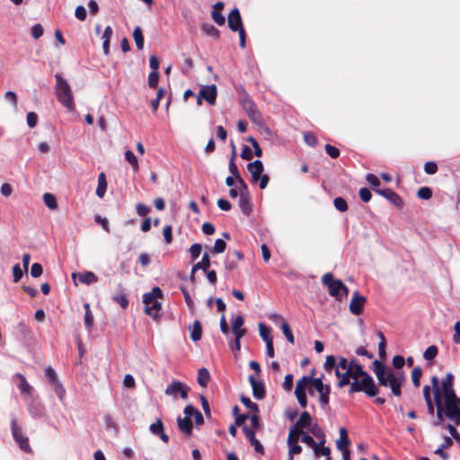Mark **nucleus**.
Returning <instances> with one entry per match:
<instances>
[{
	"label": "nucleus",
	"instance_id": "64",
	"mask_svg": "<svg viewBox=\"0 0 460 460\" xmlns=\"http://www.w3.org/2000/svg\"><path fill=\"white\" fill-rule=\"evenodd\" d=\"M358 194H359V198H360V199H361L362 201H364V202H368V201H370V199H371V198H372V193H371L370 190H369V189H367V188H366V187H365V188H361V189L359 190Z\"/></svg>",
	"mask_w": 460,
	"mask_h": 460
},
{
	"label": "nucleus",
	"instance_id": "21",
	"mask_svg": "<svg viewBox=\"0 0 460 460\" xmlns=\"http://www.w3.org/2000/svg\"><path fill=\"white\" fill-rule=\"evenodd\" d=\"M72 278H73L74 281H75L77 279L81 283H84L86 285H90L92 283L98 281L97 276L92 271L73 273Z\"/></svg>",
	"mask_w": 460,
	"mask_h": 460
},
{
	"label": "nucleus",
	"instance_id": "41",
	"mask_svg": "<svg viewBox=\"0 0 460 460\" xmlns=\"http://www.w3.org/2000/svg\"><path fill=\"white\" fill-rule=\"evenodd\" d=\"M43 200L45 205L50 208L55 209L58 207V202L56 197L51 193H45L43 195Z\"/></svg>",
	"mask_w": 460,
	"mask_h": 460
},
{
	"label": "nucleus",
	"instance_id": "48",
	"mask_svg": "<svg viewBox=\"0 0 460 460\" xmlns=\"http://www.w3.org/2000/svg\"><path fill=\"white\" fill-rule=\"evenodd\" d=\"M438 355V348L435 345L428 347L423 352V358L426 360H432Z\"/></svg>",
	"mask_w": 460,
	"mask_h": 460
},
{
	"label": "nucleus",
	"instance_id": "55",
	"mask_svg": "<svg viewBox=\"0 0 460 460\" xmlns=\"http://www.w3.org/2000/svg\"><path fill=\"white\" fill-rule=\"evenodd\" d=\"M113 300L117 302L123 309L128 305V300L124 293L117 294L113 296Z\"/></svg>",
	"mask_w": 460,
	"mask_h": 460
},
{
	"label": "nucleus",
	"instance_id": "9",
	"mask_svg": "<svg viewBox=\"0 0 460 460\" xmlns=\"http://www.w3.org/2000/svg\"><path fill=\"white\" fill-rule=\"evenodd\" d=\"M45 376L49 382L53 385L54 391L58 399L62 400L65 396L66 391L61 383L58 381L56 371L51 367H48L45 368Z\"/></svg>",
	"mask_w": 460,
	"mask_h": 460
},
{
	"label": "nucleus",
	"instance_id": "31",
	"mask_svg": "<svg viewBox=\"0 0 460 460\" xmlns=\"http://www.w3.org/2000/svg\"><path fill=\"white\" fill-rule=\"evenodd\" d=\"M311 385L320 394L324 393V391H331V386L329 385H324L323 383L322 377L314 378L312 377Z\"/></svg>",
	"mask_w": 460,
	"mask_h": 460
},
{
	"label": "nucleus",
	"instance_id": "50",
	"mask_svg": "<svg viewBox=\"0 0 460 460\" xmlns=\"http://www.w3.org/2000/svg\"><path fill=\"white\" fill-rule=\"evenodd\" d=\"M281 330L288 341L291 344H294L295 338L289 325L287 323H283L281 325Z\"/></svg>",
	"mask_w": 460,
	"mask_h": 460
},
{
	"label": "nucleus",
	"instance_id": "14",
	"mask_svg": "<svg viewBox=\"0 0 460 460\" xmlns=\"http://www.w3.org/2000/svg\"><path fill=\"white\" fill-rule=\"evenodd\" d=\"M228 27L233 31H240L243 29L242 18L238 8H234L228 14Z\"/></svg>",
	"mask_w": 460,
	"mask_h": 460
},
{
	"label": "nucleus",
	"instance_id": "34",
	"mask_svg": "<svg viewBox=\"0 0 460 460\" xmlns=\"http://www.w3.org/2000/svg\"><path fill=\"white\" fill-rule=\"evenodd\" d=\"M387 387H390L393 395H394V396H401V394H402V385L399 383V381H397L395 376H394L392 378V380L388 382Z\"/></svg>",
	"mask_w": 460,
	"mask_h": 460
},
{
	"label": "nucleus",
	"instance_id": "20",
	"mask_svg": "<svg viewBox=\"0 0 460 460\" xmlns=\"http://www.w3.org/2000/svg\"><path fill=\"white\" fill-rule=\"evenodd\" d=\"M247 169L251 173L252 180L253 181H258L264 170V166L261 160H255L247 164Z\"/></svg>",
	"mask_w": 460,
	"mask_h": 460
},
{
	"label": "nucleus",
	"instance_id": "54",
	"mask_svg": "<svg viewBox=\"0 0 460 460\" xmlns=\"http://www.w3.org/2000/svg\"><path fill=\"white\" fill-rule=\"evenodd\" d=\"M417 196L421 199H429L432 196V190L429 187H421L418 190Z\"/></svg>",
	"mask_w": 460,
	"mask_h": 460
},
{
	"label": "nucleus",
	"instance_id": "1",
	"mask_svg": "<svg viewBox=\"0 0 460 460\" xmlns=\"http://www.w3.org/2000/svg\"><path fill=\"white\" fill-rule=\"evenodd\" d=\"M436 420L432 422L434 427L443 426L447 419L456 426L460 425V397L456 394L441 396L435 401Z\"/></svg>",
	"mask_w": 460,
	"mask_h": 460
},
{
	"label": "nucleus",
	"instance_id": "47",
	"mask_svg": "<svg viewBox=\"0 0 460 460\" xmlns=\"http://www.w3.org/2000/svg\"><path fill=\"white\" fill-rule=\"evenodd\" d=\"M311 376H304L297 381L295 391H305V387L308 384H311Z\"/></svg>",
	"mask_w": 460,
	"mask_h": 460
},
{
	"label": "nucleus",
	"instance_id": "13",
	"mask_svg": "<svg viewBox=\"0 0 460 460\" xmlns=\"http://www.w3.org/2000/svg\"><path fill=\"white\" fill-rule=\"evenodd\" d=\"M199 93L203 100H205L208 104L214 105L216 103L217 95V88L216 84L204 85L199 90Z\"/></svg>",
	"mask_w": 460,
	"mask_h": 460
},
{
	"label": "nucleus",
	"instance_id": "49",
	"mask_svg": "<svg viewBox=\"0 0 460 460\" xmlns=\"http://www.w3.org/2000/svg\"><path fill=\"white\" fill-rule=\"evenodd\" d=\"M201 251H202V245L200 243H193L190 246V258H191L192 261H194L195 260H197L199 257Z\"/></svg>",
	"mask_w": 460,
	"mask_h": 460
},
{
	"label": "nucleus",
	"instance_id": "22",
	"mask_svg": "<svg viewBox=\"0 0 460 460\" xmlns=\"http://www.w3.org/2000/svg\"><path fill=\"white\" fill-rule=\"evenodd\" d=\"M177 425L178 429L186 435L190 436L192 433L193 425L190 419L188 417L181 418L179 416L177 418Z\"/></svg>",
	"mask_w": 460,
	"mask_h": 460
},
{
	"label": "nucleus",
	"instance_id": "62",
	"mask_svg": "<svg viewBox=\"0 0 460 460\" xmlns=\"http://www.w3.org/2000/svg\"><path fill=\"white\" fill-rule=\"evenodd\" d=\"M424 171L427 174H435L438 172V165L435 162L429 161L424 164Z\"/></svg>",
	"mask_w": 460,
	"mask_h": 460
},
{
	"label": "nucleus",
	"instance_id": "51",
	"mask_svg": "<svg viewBox=\"0 0 460 460\" xmlns=\"http://www.w3.org/2000/svg\"><path fill=\"white\" fill-rule=\"evenodd\" d=\"M149 430L154 435L158 436L164 430V424L160 419H157L155 422L152 423L149 427Z\"/></svg>",
	"mask_w": 460,
	"mask_h": 460
},
{
	"label": "nucleus",
	"instance_id": "27",
	"mask_svg": "<svg viewBox=\"0 0 460 460\" xmlns=\"http://www.w3.org/2000/svg\"><path fill=\"white\" fill-rule=\"evenodd\" d=\"M349 445L348 432L345 428L340 429V439L336 441V447L339 450H343Z\"/></svg>",
	"mask_w": 460,
	"mask_h": 460
},
{
	"label": "nucleus",
	"instance_id": "17",
	"mask_svg": "<svg viewBox=\"0 0 460 460\" xmlns=\"http://www.w3.org/2000/svg\"><path fill=\"white\" fill-rule=\"evenodd\" d=\"M249 382L252 389V395L257 400L265 397V386L262 381H256L253 376H249Z\"/></svg>",
	"mask_w": 460,
	"mask_h": 460
},
{
	"label": "nucleus",
	"instance_id": "39",
	"mask_svg": "<svg viewBox=\"0 0 460 460\" xmlns=\"http://www.w3.org/2000/svg\"><path fill=\"white\" fill-rule=\"evenodd\" d=\"M432 391L434 394V402L441 397V385H439L438 377L434 376L431 377Z\"/></svg>",
	"mask_w": 460,
	"mask_h": 460
},
{
	"label": "nucleus",
	"instance_id": "43",
	"mask_svg": "<svg viewBox=\"0 0 460 460\" xmlns=\"http://www.w3.org/2000/svg\"><path fill=\"white\" fill-rule=\"evenodd\" d=\"M259 331L260 336L261 337L264 342H266V341H273L272 337L270 336V329L267 327L264 323H259Z\"/></svg>",
	"mask_w": 460,
	"mask_h": 460
},
{
	"label": "nucleus",
	"instance_id": "52",
	"mask_svg": "<svg viewBox=\"0 0 460 460\" xmlns=\"http://www.w3.org/2000/svg\"><path fill=\"white\" fill-rule=\"evenodd\" d=\"M323 367L327 372H331L337 367L336 358L333 355L327 356Z\"/></svg>",
	"mask_w": 460,
	"mask_h": 460
},
{
	"label": "nucleus",
	"instance_id": "4",
	"mask_svg": "<svg viewBox=\"0 0 460 460\" xmlns=\"http://www.w3.org/2000/svg\"><path fill=\"white\" fill-rule=\"evenodd\" d=\"M322 282L329 289L330 296L341 301L343 296L349 293L348 288L341 279H335L331 272L325 273L322 278Z\"/></svg>",
	"mask_w": 460,
	"mask_h": 460
},
{
	"label": "nucleus",
	"instance_id": "40",
	"mask_svg": "<svg viewBox=\"0 0 460 460\" xmlns=\"http://www.w3.org/2000/svg\"><path fill=\"white\" fill-rule=\"evenodd\" d=\"M202 31L208 36L218 38L219 37V31L210 23H204L201 27Z\"/></svg>",
	"mask_w": 460,
	"mask_h": 460
},
{
	"label": "nucleus",
	"instance_id": "11",
	"mask_svg": "<svg viewBox=\"0 0 460 460\" xmlns=\"http://www.w3.org/2000/svg\"><path fill=\"white\" fill-rule=\"evenodd\" d=\"M189 388L186 387L180 381H172L170 385H167L165 389V394L167 395L176 396L177 394H180L182 399L188 398Z\"/></svg>",
	"mask_w": 460,
	"mask_h": 460
},
{
	"label": "nucleus",
	"instance_id": "29",
	"mask_svg": "<svg viewBox=\"0 0 460 460\" xmlns=\"http://www.w3.org/2000/svg\"><path fill=\"white\" fill-rule=\"evenodd\" d=\"M106 189H107L106 177L103 172H101L98 176V186L96 189V195L99 198H102L106 192Z\"/></svg>",
	"mask_w": 460,
	"mask_h": 460
},
{
	"label": "nucleus",
	"instance_id": "57",
	"mask_svg": "<svg viewBox=\"0 0 460 460\" xmlns=\"http://www.w3.org/2000/svg\"><path fill=\"white\" fill-rule=\"evenodd\" d=\"M159 82L158 71H152L148 75V84L151 88H156Z\"/></svg>",
	"mask_w": 460,
	"mask_h": 460
},
{
	"label": "nucleus",
	"instance_id": "12",
	"mask_svg": "<svg viewBox=\"0 0 460 460\" xmlns=\"http://www.w3.org/2000/svg\"><path fill=\"white\" fill-rule=\"evenodd\" d=\"M367 298L360 295L358 291H355L349 303V311L355 315L361 314Z\"/></svg>",
	"mask_w": 460,
	"mask_h": 460
},
{
	"label": "nucleus",
	"instance_id": "5",
	"mask_svg": "<svg viewBox=\"0 0 460 460\" xmlns=\"http://www.w3.org/2000/svg\"><path fill=\"white\" fill-rule=\"evenodd\" d=\"M163 291L160 288L155 287L151 292L143 295V303L145 304V313L150 316L156 317L161 309V303L156 299L162 297Z\"/></svg>",
	"mask_w": 460,
	"mask_h": 460
},
{
	"label": "nucleus",
	"instance_id": "60",
	"mask_svg": "<svg viewBox=\"0 0 460 460\" xmlns=\"http://www.w3.org/2000/svg\"><path fill=\"white\" fill-rule=\"evenodd\" d=\"M26 120H27V125L29 126V128H33L36 127V125L38 123V116L35 112L31 111V112L27 113Z\"/></svg>",
	"mask_w": 460,
	"mask_h": 460
},
{
	"label": "nucleus",
	"instance_id": "23",
	"mask_svg": "<svg viewBox=\"0 0 460 460\" xmlns=\"http://www.w3.org/2000/svg\"><path fill=\"white\" fill-rule=\"evenodd\" d=\"M239 206H240L242 212L244 215H246V216L250 215V213L252 210V205L250 195L249 196L240 195Z\"/></svg>",
	"mask_w": 460,
	"mask_h": 460
},
{
	"label": "nucleus",
	"instance_id": "8",
	"mask_svg": "<svg viewBox=\"0 0 460 460\" xmlns=\"http://www.w3.org/2000/svg\"><path fill=\"white\" fill-rule=\"evenodd\" d=\"M373 371L382 386L387 387L388 382L394 376V371L387 369L385 365L377 359L373 361Z\"/></svg>",
	"mask_w": 460,
	"mask_h": 460
},
{
	"label": "nucleus",
	"instance_id": "63",
	"mask_svg": "<svg viewBox=\"0 0 460 460\" xmlns=\"http://www.w3.org/2000/svg\"><path fill=\"white\" fill-rule=\"evenodd\" d=\"M43 32H44L43 27L40 23H36L31 28V36L35 40H38L39 38H40L43 35Z\"/></svg>",
	"mask_w": 460,
	"mask_h": 460
},
{
	"label": "nucleus",
	"instance_id": "58",
	"mask_svg": "<svg viewBox=\"0 0 460 460\" xmlns=\"http://www.w3.org/2000/svg\"><path fill=\"white\" fill-rule=\"evenodd\" d=\"M295 394L300 406L305 408L307 405V397L305 391H295Z\"/></svg>",
	"mask_w": 460,
	"mask_h": 460
},
{
	"label": "nucleus",
	"instance_id": "36",
	"mask_svg": "<svg viewBox=\"0 0 460 460\" xmlns=\"http://www.w3.org/2000/svg\"><path fill=\"white\" fill-rule=\"evenodd\" d=\"M240 400L247 409L251 410L254 413L259 412V406L257 405V403L252 402V400L248 396L243 394L241 395Z\"/></svg>",
	"mask_w": 460,
	"mask_h": 460
},
{
	"label": "nucleus",
	"instance_id": "46",
	"mask_svg": "<svg viewBox=\"0 0 460 460\" xmlns=\"http://www.w3.org/2000/svg\"><path fill=\"white\" fill-rule=\"evenodd\" d=\"M333 205L335 208L340 212H345L348 210L347 201L341 197L335 198L333 200Z\"/></svg>",
	"mask_w": 460,
	"mask_h": 460
},
{
	"label": "nucleus",
	"instance_id": "15",
	"mask_svg": "<svg viewBox=\"0 0 460 460\" xmlns=\"http://www.w3.org/2000/svg\"><path fill=\"white\" fill-rule=\"evenodd\" d=\"M454 375L448 372L446 377L441 382V396L455 395L456 391L454 389Z\"/></svg>",
	"mask_w": 460,
	"mask_h": 460
},
{
	"label": "nucleus",
	"instance_id": "26",
	"mask_svg": "<svg viewBox=\"0 0 460 460\" xmlns=\"http://www.w3.org/2000/svg\"><path fill=\"white\" fill-rule=\"evenodd\" d=\"M210 380L209 371L206 367L199 368L198 371L197 382L201 387H206Z\"/></svg>",
	"mask_w": 460,
	"mask_h": 460
},
{
	"label": "nucleus",
	"instance_id": "38",
	"mask_svg": "<svg viewBox=\"0 0 460 460\" xmlns=\"http://www.w3.org/2000/svg\"><path fill=\"white\" fill-rule=\"evenodd\" d=\"M125 159L130 164L134 171H137L139 168L138 160L135 154L131 150L125 152Z\"/></svg>",
	"mask_w": 460,
	"mask_h": 460
},
{
	"label": "nucleus",
	"instance_id": "19",
	"mask_svg": "<svg viewBox=\"0 0 460 460\" xmlns=\"http://www.w3.org/2000/svg\"><path fill=\"white\" fill-rule=\"evenodd\" d=\"M210 265H211V261H210L209 255L208 252H204L201 261L197 262L195 265H193V267L191 269L190 280L192 282H194V280H195L194 273L197 270H201L204 272H206L209 269Z\"/></svg>",
	"mask_w": 460,
	"mask_h": 460
},
{
	"label": "nucleus",
	"instance_id": "6",
	"mask_svg": "<svg viewBox=\"0 0 460 460\" xmlns=\"http://www.w3.org/2000/svg\"><path fill=\"white\" fill-rule=\"evenodd\" d=\"M11 429L13 438L21 450L25 453H31L32 450L29 443V438L26 434L23 433L22 427L17 424L14 419L11 421Z\"/></svg>",
	"mask_w": 460,
	"mask_h": 460
},
{
	"label": "nucleus",
	"instance_id": "28",
	"mask_svg": "<svg viewBox=\"0 0 460 460\" xmlns=\"http://www.w3.org/2000/svg\"><path fill=\"white\" fill-rule=\"evenodd\" d=\"M301 441L306 444L308 447H312L316 456H319V445L310 435L303 431V433H301Z\"/></svg>",
	"mask_w": 460,
	"mask_h": 460
},
{
	"label": "nucleus",
	"instance_id": "25",
	"mask_svg": "<svg viewBox=\"0 0 460 460\" xmlns=\"http://www.w3.org/2000/svg\"><path fill=\"white\" fill-rule=\"evenodd\" d=\"M189 329L190 330V339L195 342L200 341L202 336V326L200 322L196 320L193 323L192 327L190 326Z\"/></svg>",
	"mask_w": 460,
	"mask_h": 460
},
{
	"label": "nucleus",
	"instance_id": "2",
	"mask_svg": "<svg viewBox=\"0 0 460 460\" xmlns=\"http://www.w3.org/2000/svg\"><path fill=\"white\" fill-rule=\"evenodd\" d=\"M365 393L367 397H376L379 394V388L375 383L374 378L366 373L359 377H354L351 382L349 394Z\"/></svg>",
	"mask_w": 460,
	"mask_h": 460
},
{
	"label": "nucleus",
	"instance_id": "45",
	"mask_svg": "<svg viewBox=\"0 0 460 460\" xmlns=\"http://www.w3.org/2000/svg\"><path fill=\"white\" fill-rule=\"evenodd\" d=\"M17 376L20 379V384L18 385L19 389L22 394H29L31 390V386L28 384L26 378L22 374H17Z\"/></svg>",
	"mask_w": 460,
	"mask_h": 460
},
{
	"label": "nucleus",
	"instance_id": "10",
	"mask_svg": "<svg viewBox=\"0 0 460 460\" xmlns=\"http://www.w3.org/2000/svg\"><path fill=\"white\" fill-rule=\"evenodd\" d=\"M375 191L381 195L382 197L385 198L388 201H390L392 204L396 206L397 208H402L403 206L402 199L394 192L390 188H383V189H375Z\"/></svg>",
	"mask_w": 460,
	"mask_h": 460
},
{
	"label": "nucleus",
	"instance_id": "24",
	"mask_svg": "<svg viewBox=\"0 0 460 460\" xmlns=\"http://www.w3.org/2000/svg\"><path fill=\"white\" fill-rule=\"evenodd\" d=\"M312 421V417L308 411H303L298 420L294 425L295 428L302 429L303 428H309Z\"/></svg>",
	"mask_w": 460,
	"mask_h": 460
},
{
	"label": "nucleus",
	"instance_id": "61",
	"mask_svg": "<svg viewBox=\"0 0 460 460\" xmlns=\"http://www.w3.org/2000/svg\"><path fill=\"white\" fill-rule=\"evenodd\" d=\"M367 182L372 186L373 190H375V189H380L379 186H380V181L379 179L375 175V174H372V173H368L366 177Z\"/></svg>",
	"mask_w": 460,
	"mask_h": 460
},
{
	"label": "nucleus",
	"instance_id": "56",
	"mask_svg": "<svg viewBox=\"0 0 460 460\" xmlns=\"http://www.w3.org/2000/svg\"><path fill=\"white\" fill-rule=\"evenodd\" d=\"M226 248V243L223 239H217L213 247V252L222 253Z\"/></svg>",
	"mask_w": 460,
	"mask_h": 460
},
{
	"label": "nucleus",
	"instance_id": "33",
	"mask_svg": "<svg viewBox=\"0 0 460 460\" xmlns=\"http://www.w3.org/2000/svg\"><path fill=\"white\" fill-rule=\"evenodd\" d=\"M350 379L354 381V375L352 374V371L345 370V372L342 373L341 378H340L337 383L338 387L341 388L348 385H350Z\"/></svg>",
	"mask_w": 460,
	"mask_h": 460
},
{
	"label": "nucleus",
	"instance_id": "7",
	"mask_svg": "<svg viewBox=\"0 0 460 460\" xmlns=\"http://www.w3.org/2000/svg\"><path fill=\"white\" fill-rule=\"evenodd\" d=\"M240 103L243 107V109L245 111L247 116L249 119L255 122L260 123L261 120V114L256 108V105L254 104L253 101L251 99L249 94L246 92H243L241 98H240Z\"/></svg>",
	"mask_w": 460,
	"mask_h": 460
},
{
	"label": "nucleus",
	"instance_id": "42",
	"mask_svg": "<svg viewBox=\"0 0 460 460\" xmlns=\"http://www.w3.org/2000/svg\"><path fill=\"white\" fill-rule=\"evenodd\" d=\"M301 433H303L302 429L293 427L288 437V445L297 443Z\"/></svg>",
	"mask_w": 460,
	"mask_h": 460
},
{
	"label": "nucleus",
	"instance_id": "44",
	"mask_svg": "<svg viewBox=\"0 0 460 460\" xmlns=\"http://www.w3.org/2000/svg\"><path fill=\"white\" fill-rule=\"evenodd\" d=\"M422 376V369L420 367H416L411 371V380L415 387H419L420 385V377Z\"/></svg>",
	"mask_w": 460,
	"mask_h": 460
},
{
	"label": "nucleus",
	"instance_id": "32",
	"mask_svg": "<svg viewBox=\"0 0 460 460\" xmlns=\"http://www.w3.org/2000/svg\"><path fill=\"white\" fill-rule=\"evenodd\" d=\"M133 38L136 42V46L138 50L143 49L144 48V36L142 33V30L139 26H137L133 31Z\"/></svg>",
	"mask_w": 460,
	"mask_h": 460
},
{
	"label": "nucleus",
	"instance_id": "37",
	"mask_svg": "<svg viewBox=\"0 0 460 460\" xmlns=\"http://www.w3.org/2000/svg\"><path fill=\"white\" fill-rule=\"evenodd\" d=\"M84 309H85V313H84V325L87 329H91L93 324V314L90 310V305L89 304H85L84 305Z\"/></svg>",
	"mask_w": 460,
	"mask_h": 460
},
{
	"label": "nucleus",
	"instance_id": "3",
	"mask_svg": "<svg viewBox=\"0 0 460 460\" xmlns=\"http://www.w3.org/2000/svg\"><path fill=\"white\" fill-rule=\"evenodd\" d=\"M55 78L57 82L56 93L58 102H60L68 111H74L75 104L69 84L61 75H56Z\"/></svg>",
	"mask_w": 460,
	"mask_h": 460
},
{
	"label": "nucleus",
	"instance_id": "30",
	"mask_svg": "<svg viewBox=\"0 0 460 460\" xmlns=\"http://www.w3.org/2000/svg\"><path fill=\"white\" fill-rule=\"evenodd\" d=\"M349 371H352L354 377H359L360 376L367 373L364 370L361 364H359L356 359H351L349 361Z\"/></svg>",
	"mask_w": 460,
	"mask_h": 460
},
{
	"label": "nucleus",
	"instance_id": "35",
	"mask_svg": "<svg viewBox=\"0 0 460 460\" xmlns=\"http://www.w3.org/2000/svg\"><path fill=\"white\" fill-rule=\"evenodd\" d=\"M232 146H233V154H232V157L229 161V171L235 179H238L241 177V174L239 172V170H238L236 164H234V157H235L234 145L232 144Z\"/></svg>",
	"mask_w": 460,
	"mask_h": 460
},
{
	"label": "nucleus",
	"instance_id": "16",
	"mask_svg": "<svg viewBox=\"0 0 460 460\" xmlns=\"http://www.w3.org/2000/svg\"><path fill=\"white\" fill-rule=\"evenodd\" d=\"M27 410L33 418H41L45 415V407L37 399H31L27 404Z\"/></svg>",
	"mask_w": 460,
	"mask_h": 460
},
{
	"label": "nucleus",
	"instance_id": "18",
	"mask_svg": "<svg viewBox=\"0 0 460 460\" xmlns=\"http://www.w3.org/2000/svg\"><path fill=\"white\" fill-rule=\"evenodd\" d=\"M243 431L245 437L250 441L251 445L254 447V450L257 453L262 454L264 448L261 442L255 438V432L247 426L243 427Z\"/></svg>",
	"mask_w": 460,
	"mask_h": 460
},
{
	"label": "nucleus",
	"instance_id": "59",
	"mask_svg": "<svg viewBox=\"0 0 460 460\" xmlns=\"http://www.w3.org/2000/svg\"><path fill=\"white\" fill-rule=\"evenodd\" d=\"M212 18L214 22L219 25L222 26L225 24L226 19L225 16L217 10H213L211 12Z\"/></svg>",
	"mask_w": 460,
	"mask_h": 460
},
{
	"label": "nucleus",
	"instance_id": "53",
	"mask_svg": "<svg viewBox=\"0 0 460 460\" xmlns=\"http://www.w3.org/2000/svg\"><path fill=\"white\" fill-rule=\"evenodd\" d=\"M236 181L238 183L237 190L239 191V194L244 195V196H249L250 193H249V190H248V185L244 181V180L242 177H240V178L236 179Z\"/></svg>",
	"mask_w": 460,
	"mask_h": 460
}]
</instances>
